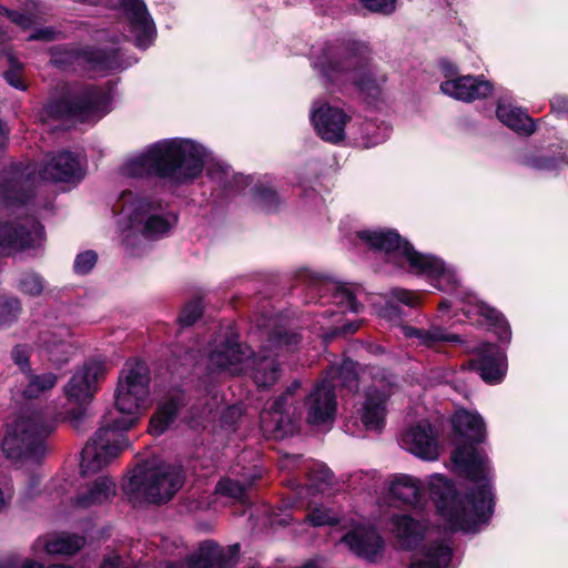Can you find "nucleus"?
<instances>
[{
    "instance_id": "nucleus-54",
    "label": "nucleus",
    "mask_w": 568,
    "mask_h": 568,
    "mask_svg": "<svg viewBox=\"0 0 568 568\" xmlns=\"http://www.w3.org/2000/svg\"><path fill=\"white\" fill-rule=\"evenodd\" d=\"M121 566V559L118 556H112L110 558H106L101 568H120Z\"/></svg>"
},
{
    "instance_id": "nucleus-31",
    "label": "nucleus",
    "mask_w": 568,
    "mask_h": 568,
    "mask_svg": "<svg viewBox=\"0 0 568 568\" xmlns=\"http://www.w3.org/2000/svg\"><path fill=\"white\" fill-rule=\"evenodd\" d=\"M71 57L65 62H71L72 58L78 64H88L90 69L95 72L102 73L104 71H112L119 68L116 61V52L102 53L94 50H85L82 52H68ZM53 62L57 64L63 63L64 60L59 59L55 54L53 55Z\"/></svg>"
},
{
    "instance_id": "nucleus-22",
    "label": "nucleus",
    "mask_w": 568,
    "mask_h": 568,
    "mask_svg": "<svg viewBox=\"0 0 568 568\" xmlns=\"http://www.w3.org/2000/svg\"><path fill=\"white\" fill-rule=\"evenodd\" d=\"M471 366L479 372L485 382L490 384L501 382L507 369L505 354L491 344H484L480 347L479 357L471 361Z\"/></svg>"
},
{
    "instance_id": "nucleus-41",
    "label": "nucleus",
    "mask_w": 568,
    "mask_h": 568,
    "mask_svg": "<svg viewBox=\"0 0 568 568\" xmlns=\"http://www.w3.org/2000/svg\"><path fill=\"white\" fill-rule=\"evenodd\" d=\"M333 475L331 470L322 464L315 465L310 473V480L313 487L318 491H325L326 486L332 481Z\"/></svg>"
},
{
    "instance_id": "nucleus-2",
    "label": "nucleus",
    "mask_w": 568,
    "mask_h": 568,
    "mask_svg": "<svg viewBox=\"0 0 568 568\" xmlns=\"http://www.w3.org/2000/svg\"><path fill=\"white\" fill-rule=\"evenodd\" d=\"M149 371L141 361L126 362L115 390L112 416L100 427L82 449L81 471L92 475L103 469L129 447L123 434L139 420L149 398Z\"/></svg>"
},
{
    "instance_id": "nucleus-48",
    "label": "nucleus",
    "mask_w": 568,
    "mask_h": 568,
    "mask_svg": "<svg viewBox=\"0 0 568 568\" xmlns=\"http://www.w3.org/2000/svg\"><path fill=\"white\" fill-rule=\"evenodd\" d=\"M363 6L373 12L392 13L396 8L397 0H359Z\"/></svg>"
},
{
    "instance_id": "nucleus-62",
    "label": "nucleus",
    "mask_w": 568,
    "mask_h": 568,
    "mask_svg": "<svg viewBox=\"0 0 568 568\" xmlns=\"http://www.w3.org/2000/svg\"><path fill=\"white\" fill-rule=\"evenodd\" d=\"M0 568H10L6 562L0 561Z\"/></svg>"
},
{
    "instance_id": "nucleus-53",
    "label": "nucleus",
    "mask_w": 568,
    "mask_h": 568,
    "mask_svg": "<svg viewBox=\"0 0 568 568\" xmlns=\"http://www.w3.org/2000/svg\"><path fill=\"white\" fill-rule=\"evenodd\" d=\"M54 32L50 29H42L30 36V40H52Z\"/></svg>"
},
{
    "instance_id": "nucleus-27",
    "label": "nucleus",
    "mask_w": 568,
    "mask_h": 568,
    "mask_svg": "<svg viewBox=\"0 0 568 568\" xmlns=\"http://www.w3.org/2000/svg\"><path fill=\"white\" fill-rule=\"evenodd\" d=\"M84 545V538L69 534H52L40 537L33 545L36 555H71Z\"/></svg>"
},
{
    "instance_id": "nucleus-26",
    "label": "nucleus",
    "mask_w": 568,
    "mask_h": 568,
    "mask_svg": "<svg viewBox=\"0 0 568 568\" xmlns=\"http://www.w3.org/2000/svg\"><path fill=\"white\" fill-rule=\"evenodd\" d=\"M311 290L320 293L321 297L331 295L332 302L338 305L343 311L357 313L359 305L355 300L354 293L345 285L329 278L313 277L311 280Z\"/></svg>"
},
{
    "instance_id": "nucleus-25",
    "label": "nucleus",
    "mask_w": 568,
    "mask_h": 568,
    "mask_svg": "<svg viewBox=\"0 0 568 568\" xmlns=\"http://www.w3.org/2000/svg\"><path fill=\"white\" fill-rule=\"evenodd\" d=\"M184 404V395L181 390L170 392L158 405L150 419L149 430L154 436L162 435L173 424L180 408Z\"/></svg>"
},
{
    "instance_id": "nucleus-23",
    "label": "nucleus",
    "mask_w": 568,
    "mask_h": 568,
    "mask_svg": "<svg viewBox=\"0 0 568 568\" xmlns=\"http://www.w3.org/2000/svg\"><path fill=\"white\" fill-rule=\"evenodd\" d=\"M390 496L405 504L424 508L427 503L426 489L422 481L409 475H397L389 481Z\"/></svg>"
},
{
    "instance_id": "nucleus-56",
    "label": "nucleus",
    "mask_w": 568,
    "mask_h": 568,
    "mask_svg": "<svg viewBox=\"0 0 568 568\" xmlns=\"http://www.w3.org/2000/svg\"><path fill=\"white\" fill-rule=\"evenodd\" d=\"M10 500H11V495H10V494L4 493V491L0 488V511H2V510L8 506V504L10 503Z\"/></svg>"
},
{
    "instance_id": "nucleus-28",
    "label": "nucleus",
    "mask_w": 568,
    "mask_h": 568,
    "mask_svg": "<svg viewBox=\"0 0 568 568\" xmlns=\"http://www.w3.org/2000/svg\"><path fill=\"white\" fill-rule=\"evenodd\" d=\"M456 434L473 443H481L486 438V425L477 412L458 409L452 419Z\"/></svg>"
},
{
    "instance_id": "nucleus-17",
    "label": "nucleus",
    "mask_w": 568,
    "mask_h": 568,
    "mask_svg": "<svg viewBox=\"0 0 568 568\" xmlns=\"http://www.w3.org/2000/svg\"><path fill=\"white\" fill-rule=\"evenodd\" d=\"M121 9L130 22L136 47H149L156 34L155 26L142 0H119L111 4Z\"/></svg>"
},
{
    "instance_id": "nucleus-43",
    "label": "nucleus",
    "mask_w": 568,
    "mask_h": 568,
    "mask_svg": "<svg viewBox=\"0 0 568 568\" xmlns=\"http://www.w3.org/2000/svg\"><path fill=\"white\" fill-rule=\"evenodd\" d=\"M0 14H4L10 21L18 24L22 29L30 28L37 21V14L33 12L20 13L10 11L0 4Z\"/></svg>"
},
{
    "instance_id": "nucleus-19",
    "label": "nucleus",
    "mask_w": 568,
    "mask_h": 568,
    "mask_svg": "<svg viewBox=\"0 0 568 568\" xmlns=\"http://www.w3.org/2000/svg\"><path fill=\"white\" fill-rule=\"evenodd\" d=\"M342 541L348 549L367 561H377L384 551V540L372 527L357 526L346 534Z\"/></svg>"
},
{
    "instance_id": "nucleus-30",
    "label": "nucleus",
    "mask_w": 568,
    "mask_h": 568,
    "mask_svg": "<svg viewBox=\"0 0 568 568\" xmlns=\"http://www.w3.org/2000/svg\"><path fill=\"white\" fill-rule=\"evenodd\" d=\"M390 531L402 548H413L424 536L425 527L407 515L392 518Z\"/></svg>"
},
{
    "instance_id": "nucleus-8",
    "label": "nucleus",
    "mask_w": 568,
    "mask_h": 568,
    "mask_svg": "<svg viewBox=\"0 0 568 568\" xmlns=\"http://www.w3.org/2000/svg\"><path fill=\"white\" fill-rule=\"evenodd\" d=\"M183 480L180 467L145 462L134 468L124 490L136 500L166 503L181 488Z\"/></svg>"
},
{
    "instance_id": "nucleus-13",
    "label": "nucleus",
    "mask_w": 568,
    "mask_h": 568,
    "mask_svg": "<svg viewBox=\"0 0 568 568\" xmlns=\"http://www.w3.org/2000/svg\"><path fill=\"white\" fill-rule=\"evenodd\" d=\"M392 385L385 377L375 378L365 393L364 402L358 410L363 427L379 433L386 418V402L390 396Z\"/></svg>"
},
{
    "instance_id": "nucleus-29",
    "label": "nucleus",
    "mask_w": 568,
    "mask_h": 568,
    "mask_svg": "<svg viewBox=\"0 0 568 568\" xmlns=\"http://www.w3.org/2000/svg\"><path fill=\"white\" fill-rule=\"evenodd\" d=\"M291 392L283 394L274 400L272 407L261 414V427L265 433H274L277 435H287L293 432L294 427L285 417V405Z\"/></svg>"
},
{
    "instance_id": "nucleus-12",
    "label": "nucleus",
    "mask_w": 568,
    "mask_h": 568,
    "mask_svg": "<svg viewBox=\"0 0 568 568\" xmlns=\"http://www.w3.org/2000/svg\"><path fill=\"white\" fill-rule=\"evenodd\" d=\"M109 91L88 89L72 97L71 100L52 101L42 111L41 119L74 118L79 121L100 119L109 111L111 102Z\"/></svg>"
},
{
    "instance_id": "nucleus-46",
    "label": "nucleus",
    "mask_w": 568,
    "mask_h": 568,
    "mask_svg": "<svg viewBox=\"0 0 568 568\" xmlns=\"http://www.w3.org/2000/svg\"><path fill=\"white\" fill-rule=\"evenodd\" d=\"M313 526L331 525L335 521V515L327 508L316 507L307 516Z\"/></svg>"
},
{
    "instance_id": "nucleus-3",
    "label": "nucleus",
    "mask_w": 568,
    "mask_h": 568,
    "mask_svg": "<svg viewBox=\"0 0 568 568\" xmlns=\"http://www.w3.org/2000/svg\"><path fill=\"white\" fill-rule=\"evenodd\" d=\"M205 155V150L191 140H163L128 159L121 172L129 178L158 175L182 183L201 173Z\"/></svg>"
},
{
    "instance_id": "nucleus-38",
    "label": "nucleus",
    "mask_w": 568,
    "mask_h": 568,
    "mask_svg": "<svg viewBox=\"0 0 568 568\" xmlns=\"http://www.w3.org/2000/svg\"><path fill=\"white\" fill-rule=\"evenodd\" d=\"M213 551L214 547L212 544H204L200 551L190 558L184 568H210L213 565ZM168 568L179 567L170 565Z\"/></svg>"
},
{
    "instance_id": "nucleus-57",
    "label": "nucleus",
    "mask_w": 568,
    "mask_h": 568,
    "mask_svg": "<svg viewBox=\"0 0 568 568\" xmlns=\"http://www.w3.org/2000/svg\"><path fill=\"white\" fill-rule=\"evenodd\" d=\"M20 568H44L42 565L34 562L32 560H24Z\"/></svg>"
},
{
    "instance_id": "nucleus-14",
    "label": "nucleus",
    "mask_w": 568,
    "mask_h": 568,
    "mask_svg": "<svg viewBox=\"0 0 568 568\" xmlns=\"http://www.w3.org/2000/svg\"><path fill=\"white\" fill-rule=\"evenodd\" d=\"M82 169L77 156L70 152L51 155L38 170L26 169L21 176L36 181L71 182L82 178Z\"/></svg>"
},
{
    "instance_id": "nucleus-59",
    "label": "nucleus",
    "mask_w": 568,
    "mask_h": 568,
    "mask_svg": "<svg viewBox=\"0 0 568 568\" xmlns=\"http://www.w3.org/2000/svg\"><path fill=\"white\" fill-rule=\"evenodd\" d=\"M358 328V325H355V324H349V325H346L342 328V331L344 333H353L355 332L356 329Z\"/></svg>"
},
{
    "instance_id": "nucleus-50",
    "label": "nucleus",
    "mask_w": 568,
    "mask_h": 568,
    "mask_svg": "<svg viewBox=\"0 0 568 568\" xmlns=\"http://www.w3.org/2000/svg\"><path fill=\"white\" fill-rule=\"evenodd\" d=\"M551 109L558 113H568V98L557 95L551 100Z\"/></svg>"
},
{
    "instance_id": "nucleus-42",
    "label": "nucleus",
    "mask_w": 568,
    "mask_h": 568,
    "mask_svg": "<svg viewBox=\"0 0 568 568\" xmlns=\"http://www.w3.org/2000/svg\"><path fill=\"white\" fill-rule=\"evenodd\" d=\"M43 280L34 273H26L19 283V288L22 293L31 296H38L43 291Z\"/></svg>"
},
{
    "instance_id": "nucleus-60",
    "label": "nucleus",
    "mask_w": 568,
    "mask_h": 568,
    "mask_svg": "<svg viewBox=\"0 0 568 568\" xmlns=\"http://www.w3.org/2000/svg\"><path fill=\"white\" fill-rule=\"evenodd\" d=\"M386 136H387V128H384V134H383V136H381V138H376V139L372 142V144H377V143L382 142Z\"/></svg>"
},
{
    "instance_id": "nucleus-40",
    "label": "nucleus",
    "mask_w": 568,
    "mask_h": 568,
    "mask_svg": "<svg viewBox=\"0 0 568 568\" xmlns=\"http://www.w3.org/2000/svg\"><path fill=\"white\" fill-rule=\"evenodd\" d=\"M21 311L20 302L17 298L0 300V325L10 324Z\"/></svg>"
},
{
    "instance_id": "nucleus-5",
    "label": "nucleus",
    "mask_w": 568,
    "mask_h": 568,
    "mask_svg": "<svg viewBox=\"0 0 568 568\" xmlns=\"http://www.w3.org/2000/svg\"><path fill=\"white\" fill-rule=\"evenodd\" d=\"M358 236L372 248L385 252L394 264L400 267L407 264L410 272L425 275L434 281V285L438 290L458 292V280L452 268L434 256L416 252L395 231H363L358 233Z\"/></svg>"
},
{
    "instance_id": "nucleus-10",
    "label": "nucleus",
    "mask_w": 568,
    "mask_h": 568,
    "mask_svg": "<svg viewBox=\"0 0 568 568\" xmlns=\"http://www.w3.org/2000/svg\"><path fill=\"white\" fill-rule=\"evenodd\" d=\"M356 366L355 362L344 359L339 365L329 368L327 378L314 388L306 400L310 424L325 426L333 422L336 410L334 389L337 386L357 388Z\"/></svg>"
},
{
    "instance_id": "nucleus-6",
    "label": "nucleus",
    "mask_w": 568,
    "mask_h": 568,
    "mask_svg": "<svg viewBox=\"0 0 568 568\" xmlns=\"http://www.w3.org/2000/svg\"><path fill=\"white\" fill-rule=\"evenodd\" d=\"M313 63L329 82H353L366 98H377L386 82L385 75L377 74L357 50L342 44L326 45L314 55Z\"/></svg>"
},
{
    "instance_id": "nucleus-52",
    "label": "nucleus",
    "mask_w": 568,
    "mask_h": 568,
    "mask_svg": "<svg viewBox=\"0 0 568 568\" xmlns=\"http://www.w3.org/2000/svg\"><path fill=\"white\" fill-rule=\"evenodd\" d=\"M260 196L267 209H271L273 206V204H275L277 201V196H276L275 192L272 190H265V191L261 192Z\"/></svg>"
},
{
    "instance_id": "nucleus-34",
    "label": "nucleus",
    "mask_w": 568,
    "mask_h": 568,
    "mask_svg": "<svg viewBox=\"0 0 568 568\" xmlns=\"http://www.w3.org/2000/svg\"><path fill=\"white\" fill-rule=\"evenodd\" d=\"M402 334L406 338H416L419 345L434 347L438 343H459L460 338L456 334L446 332L438 326H432L429 329H417L412 326H402Z\"/></svg>"
},
{
    "instance_id": "nucleus-7",
    "label": "nucleus",
    "mask_w": 568,
    "mask_h": 568,
    "mask_svg": "<svg viewBox=\"0 0 568 568\" xmlns=\"http://www.w3.org/2000/svg\"><path fill=\"white\" fill-rule=\"evenodd\" d=\"M118 225L122 232L132 231L154 239L168 234L178 217L164 212L159 203L125 191L115 205Z\"/></svg>"
},
{
    "instance_id": "nucleus-32",
    "label": "nucleus",
    "mask_w": 568,
    "mask_h": 568,
    "mask_svg": "<svg viewBox=\"0 0 568 568\" xmlns=\"http://www.w3.org/2000/svg\"><path fill=\"white\" fill-rule=\"evenodd\" d=\"M458 296L462 301H465V305L460 307L464 314L468 317L481 316L495 325L503 328L501 339L508 342L510 338V332L507 327H504L503 316L494 308L479 301L476 296L470 295L464 291L458 292Z\"/></svg>"
},
{
    "instance_id": "nucleus-20",
    "label": "nucleus",
    "mask_w": 568,
    "mask_h": 568,
    "mask_svg": "<svg viewBox=\"0 0 568 568\" xmlns=\"http://www.w3.org/2000/svg\"><path fill=\"white\" fill-rule=\"evenodd\" d=\"M116 494L115 481L105 475L87 481L71 497V504L77 509H88L109 503Z\"/></svg>"
},
{
    "instance_id": "nucleus-45",
    "label": "nucleus",
    "mask_w": 568,
    "mask_h": 568,
    "mask_svg": "<svg viewBox=\"0 0 568 568\" xmlns=\"http://www.w3.org/2000/svg\"><path fill=\"white\" fill-rule=\"evenodd\" d=\"M97 261L98 255L93 251L80 253L74 261V271L78 274H87L94 267Z\"/></svg>"
},
{
    "instance_id": "nucleus-39",
    "label": "nucleus",
    "mask_w": 568,
    "mask_h": 568,
    "mask_svg": "<svg viewBox=\"0 0 568 568\" xmlns=\"http://www.w3.org/2000/svg\"><path fill=\"white\" fill-rule=\"evenodd\" d=\"M245 490L246 486L244 484L229 478L220 480L215 488L217 494L239 501L244 500Z\"/></svg>"
},
{
    "instance_id": "nucleus-51",
    "label": "nucleus",
    "mask_w": 568,
    "mask_h": 568,
    "mask_svg": "<svg viewBox=\"0 0 568 568\" xmlns=\"http://www.w3.org/2000/svg\"><path fill=\"white\" fill-rule=\"evenodd\" d=\"M4 78L11 87H13L16 89H20V90L26 89V87L22 83V80L20 79L19 74H17L16 72H13V71L7 72L4 74Z\"/></svg>"
},
{
    "instance_id": "nucleus-1",
    "label": "nucleus",
    "mask_w": 568,
    "mask_h": 568,
    "mask_svg": "<svg viewBox=\"0 0 568 568\" xmlns=\"http://www.w3.org/2000/svg\"><path fill=\"white\" fill-rule=\"evenodd\" d=\"M454 465L474 484L465 497L458 495L450 480L440 474L427 479V491L436 509L450 530L471 532L493 514L491 471L487 456L473 444L458 446L453 455Z\"/></svg>"
},
{
    "instance_id": "nucleus-4",
    "label": "nucleus",
    "mask_w": 568,
    "mask_h": 568,
    "mask_svg": "<svg viewBox=\"0 0 568 568\" xmlns=\"http://www.w3.org/2000/svg\"><path fill=\"white\" fill-rule=\"evenodd\" d=\"M300 342L295 333H275L258 358H252V351L247 345L240 344L230 338L225 344H220L210 354L209 365L211 368L234 375L244 372L253 366V378L258 387H270L275 384L280 376V368L276 362L278 356L290 352Z\"/></svg>"
},
{
    "instance_id": "nucleus-11",
    "label": "nucleus",
    "mask_w": 568,
    "mask_h": 568,
    "mask_svg": "<svg viewBox=\"0 0 568 568\" xmlns=\"http://www.w3.org/2000/svg\"><path fill=\"white\" fill-rule=\"evenodd\" d=\"M106 373L108 364L100 357L90 358L74 369L63 387L68 402L77 406L67 415L70 422L77 424L84 417L85 407L93 399Z\"/></svg>"
},
{
    "instance_id": "nucleus-49",
    "label": "nucleus",
    "mask_w": 568,
    "mask_h": 568,
    "mask_svg": "<svg viewBox=\"0 0 568 568\" xmlns=\"http://www.w3.org/2000/svg\"><path fill=\"white\" fill-rule=\"evenodd\" d=\"M390 295L394 301L400 302L407 306H416L419 301L418 294L402 288L392 290Z\"/></svg>"
},
{
    "instance_id": "nucleus-16",
    "label": "nucleus",
    "mask_w": 568,
    "mask_h": 568,
    "mask_svg": "<svg viewBox=\"0 0 568 568\" xmlns=\"http://www.w3.org/2000/svg\"><path fill=\"white\" fill-rule=\"evenodd\" d=\"M311 121L324 141L338 143L345 139V129L351 116L338 106L315 103L311 111Z\"/></svg>"
},
{
    "instance_id": "nucleus-44",
    "label": "nucleus",
    "mask_w": 568,
    "mask_h": 568,
    "mask_svg": "<svg viewBox=\"0 0 568 568\" xmlns=\"http://www.w3.org/2000/svg\"><path fill=\"white\" fill-rule=\"evenodd\" d=\"M202 314V304L199 300L192 301L187 303L184 308L182 310L179 322L183 326H189L195 323V321L201 316Z\"/></svg>"
},
{
    "instance_id": "nucleus-36",
    "label": "nucleus",
    "mask_w": 568,
    "mask_h": 568,
    "mask_svg": "<svg viewBox=\"0 0 568 568\" xmlns=\"http://www.w3.org/2000/svg\"><path fill=\"white\" fill-rule=\"evenodd\" d=\"M58 383V376L53 373L31 374L28 384L22 390V396L28 399L38 398L52 389Z\"/></svg>"
},
{
    "instance_id": "nucleus-55",
    "label": "nucleus",
    "mask_w": 568,
    "mask_h": 568,
    "mask_svg": "<svg viewBox=\"0 0 568 568\" xmlns=\"http://www.w3.org/2000/svg\"><path fill=\"white\" fill-rule=\"evenodd\" d=\"M8 129L7 126L2 123V121L0 120V151L4 148L6 145V141H7V135H8Z\"/></svg>"
},
{
    "instance_id": "nucleus-33",
    "label": "nucleus",
    "mask_w": 568,
    "mask_h": 568,
    "mask_svg": "<svg viewBox=\"0 0 568 568\" xmlns=\"http://www.w3.org/2000/svg\"><path fill=\"white\" fill-rule=\"evenodd\" d=\"M496 113L505 125L520 134H531L535 131L531 118L520 108L499 102Z\"/></svg>"
},
{
    "instance_id": "nucleus-35",
    "label": "nucleus",
    "mask_w": 568,
    "mask_h": 568,
    "mask_svg": "<svg viewBox=\"0 0 568 568\" xmlns=\"http://www.w3.org/2000/svg\"><path fill=\"white\" fill-rule=\"evenodd\" d=\"M73 354L72 345L54 335H49L42 339L41 355L53 365L61 366L65 364Z\"/></svg>"
},
{
    "instance_id": "nucleus-37",
    "label": "nucleus",
    "mask_w": 568,
    "mask_h": 568,
    "mask_svg": "<svg viewBox=\"0 0 568 568\" xmlns=\"http://www.w3.org/2000/svg\"><path fill=\"white\" fill-rule=\"evenodd\" d=\"M26 183L27 181H21V178H13L6 181V183L0 186V199L11 203H24L29 197L24 192Z\"/></svg>"
},
{
    "instance_id": "nucleus-61",
    "label": "nucleus",
    "mask_w": 568,
    "mask_h": 568,
    "mask_svg": "<svg viewBox=\"0 0 568 568\" xmlns=\"http://www.w3.org/2000/svg\"><path fill=\"white\" fill-rule=\"evenodd\" d=\"M449 307H450V304H448L446 301H444V302H442V303L439 304V308H440V310H447V308H449Z\"/></svg>"
},
{
    "instance_id": "nucleus-58",
    "label": "nucleus",
    "mask_w": 568,
    "mask_h": 568,
    "mask_svg": "<svg viewBox=\"0 0 568 568\" xmlns=\"http://www.w3.org/2000/svg\"><path fill=\"white\" fill-rule=\"evenodd\" d=\"M394 314V315H398V312H397V308L393 306V304L390 302L387 303V307L386 310L384 311V314L383 316H388L389 314Z\"/></svg>"
},
{
    "instance_id": "nucleus-24",
    "label": "nucleus",
    "mask_w": 568,
    "mask_h": 568,
    "mask_svg": "<svg viewBox=\"0 0 568 568\" xmlns=\"http://www.w3.org/2000/svg\"><path fill=\"white\" fill-rule=\"evenodd\" d=\"M452 548L446 539L428 540L414 555L410 568H450Z\"/></svg>"
},
{
    "instance_id": "nucleus-47",
    "label": "nucleus",
    "mask_w": 568,
    "mask_h": 568,
    "mask_svg": "<svg viewBox=\"0 0 568 568\" xmlns=\"http://www.w3.org/2000/svg\"><path fill=\"white\" fill-rule=\"evenodd\" d=\"M12 361L23 373H31L29 363L30 349L27 346L18 345L11 352Z\"/></svg>"
},
{
    "instance_id": "nucleus-21",
    "label": "nucleus",
    "mask_w": 568,
    "mask_h": 568,
    "mask_svg": "<svg viewBox=\"0 0 568 568\" xmlns=\"http://www.w3.org/2000/svg\"><path fill=\"white\" fill-rule=\"evenodd\" d=\"M440 90L456 100L469 102L488 97L493 91V85L481 77L465 75L444 81L440 84Z\"/></svg>"
},
{
    "instance_id": "nucleus-18",
    "label": "nucleus",
    "mask_w": 568,
    "mask_h": 568,
    "mask_svg": "<svg viewBox=\"0 0 568 568\" xmlns=\"http://www.w3.org/2000/svg\"><path fill=\"white\" fill-rule=\"evenodd\" d=\"M400 446L425 460H435L439 456L437 434L426 420L408 427L402 434Z\"/></svg>"
},
{
    "instance_id": "nucleus-15",
    "label": "nucleus",
    "mask_w": 568,
    "mask_h": 568,
    "mask_svg": "<svg viewBox=\"0 0 568 568\" xmlns=\"http://www.w3.org/2000/svg\"><path fill=\"white\" fill-rule=\"evenodd\" d=\"M43 239V227L32 217L23 219L14 224L0 223V253L9 254L38 245Z\"/></svg>"
},
{
    "instance_id": "nucleus-9",
    "label": "nucleus",
    "mask_w": 568,
    "mask_h": 568,
    "mask_svg": "<svg viewBox=\"0 0 568 568\" xmlns=\"http://www.w3.org/2000/svg\"><path fill=\"white\" fill-rule=\"evenodd\" d=\"M57 420L42 413L22 415L8 424L2 452L8 459L19 460L43 449L45 438L54 430Z\"/></svg>"
}]
</instances>
